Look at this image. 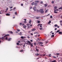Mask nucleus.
I'll return each mask as SVG.
<instances>
[{
    "mask_svg": "<svg viewBox=\"0 0 62 62\" xmlns=\"http://www.w3.org/2000/svg\"><path fill=\"white\" fill-rule=\"evenodd\" d=\"M15 14H16V15H17V12H15Z\"/></svg>",
    "mask_w": 62,
    "mask_h": 62,
    "instance_id": "cd10ccee",
    "label": "nucleus"
},
{
    "mask_svg": "<svg viewBox=\"0 0 62 62\" xmlns=\"http://www.w3.org/2000/svg\"><path fill=\"white\" fill-rule=\"evenodd\" d=\"M35 55H39V54H38V53H37V54H36Z\"/></svg>",
    "mask_w": 62,
    "mask_h": 62,
    "instance_id": "2f4dec72",
    "label": "nucleus"
},
{
    "mask_svg": "<svg viewBox=\"0 0 62 62\" xmlns=\"http://www.w3.org/2000/svg\"><path fill=\"white\" fill-rule=\"evenodd\" d=\"M6 16H9L10 15V14H6Z\"/></svg>",
    "mask_w": 62,
    "mask_h": 62,
    "instance_id": "0eeeda50",
    "label": "nucleus"
},
{
    "mask_svg": "<svg viewBox=\"0 0 62 62\" xmlns=\"http://www.w3.org/2000/svg\"><path fill=\"white\" fill-rule=\"evenodd\" d=\"M26 25H27V26H29V23H27L26 24Z\"/></svg>",
    "mask_w": 62,
    "mask_h": 62,
    "instance_id": "5701e85b",
    "label": "nucleus"
},
{
    "mask_svg": "<svg viewBox=\"0 0 62 62\" xmlns=\"http://www.w3.org/2000/svg\"><path fill=\"white\" fill-rule=\"evenodd\" d=\"M56 11H58V9H57V10H56Z\"/></svg>",
    "mask_w": 62,
    "mask_h": 62,
    "instance_id": "e2e57ef3",
    "label": "nucleus"
},
{
    "mask_svg": "<svg viewBox=\"0 0 62 62\" xmlns=\"http://www.w3.org/2000/svg\"><path fill=\"white\" fill-rule=\"evenodd\" d=\"M54 35H53L51 36V37H54Z\"/></svg>",
    "mask_w": 62,
    "mask_h": 62,
    "instance_id": "a878e982",
    "label": "nucleus"
},
{
    "mask_svg": "<svg viewBox=\"0 0 62 62\" xmlns=\"http://www.w3.org/2000/svg\"><path fill=\"white\" fill-rule=\"evenodd\" d=\"M30 26H31H31H32V25H30Z\"/></svg>",
    "mask_w": 62,
    "mask_h": 62,
    "instance_id": "774afa93",
    "label": "nucleus"
},
{
    "mask_svg": "<svg viewBox=\"0 0 62 62\" xmlns=\"http://www.w3.org/2000/svg\"><path fill=\"white\" fill-rule=\"evenodd\" d=\"M39 29H40V30H42V28H39Z\"/></svg>",
    "mask_w": 62,
    "mask_h": 62,
    "instance_id": "09e8293b",
    "label": "nucleus"
},
{
    "mask_svg": "<svg viewBox=\"0 0 62 62\" xmlns=\"http://www.w3.org/2000/svg\"><path fill=\"white\" fill-rule=\"evenodd\" d=\"M40 25V24H39L37 25V26H38V27H39V25Z\"/></svg>",
    "mask_w": 62,
    "mask_h": 62,
    "instance_id": "473e14b6",
    "label": "nucleus"
},
{
    "mask_svg": "<svg viewBox=\"0 0 62 62\" xmlns=\"http://www.w3.org/2000/svg\"><path fill=\"white\" fill-rule=\"evenodd\" d=\"M31 20H30V21L29 22V23H30V24H31Z\"/></svg>",
    "mask_w": 62,
    "mask_h": 62,
    "instance_id": "dca6fc26",
    "label": "nucleus"
},
{
    "mask_svg": "<svg viewBox=\"0 0 62 62\" xmlns=\"http://www.w3.org/2000/svg\"><path fill=\"white\" fill-rule=\"evenodd\" d=\"M20 25H22V23H20L19 24Z\"/></svg>",
    "mask_w": 62,
    "mask_h": 62,
    "instance_id": "58836bf2",
    "label": "nucleus"
},
{
    "mask_svg": "<svg viewBox=\"0 0 62 62\" xmlns=\"http://www.w3.org/2000/svg\"><path fill=\"white\" fill-rule=\"evenodd\" d=\"M31 35H33V34L32 33H31Z\"/></svg>",
    "mask_w": 62,
    "mask_h": 62,
    "instance_id": "bf43d9fd",
    "label": "nucleus"
},
{
    "mask_svg": "<svg viewBox=\"0 0 62 62\" xmlns=\"http://www.w3.org/2000/svg\"><path fill=\"white\" fill-rule=\"evenodd\" d=\"M54 8L55 9H56V8H57V7H54Z\"/></svg>",
    "mask_w": 62,
    "mask_h": 62,
    "instance_id": "bb28decb",
    "label": "nucleus"
},
{
    "mask_svg": "<svg viewBox=\"0 0 62 62\" xmlns=\"http://www.w3.org/2000/svg\"><path fill=\"white\" fill-rule=\"evenodd\" d=\"M19 43H17V45H19Z\"/></svg>",
    "mask_w": 62,
    "mask_h": 62,
    "instance_id": "49530a36",
    "label": "nucleus"
},
{
    "mask_svg": "<svg viewBox=\"0 0 62 62\" xmlns=\"http://www.w3.org/2000/svg\"><path fill=\"white\" fill-rule=\"evenodd\" d=\"M17 31H20V30L19 29V30L17 29Z\"/></svg>",
    "mask_w": 62,
    "mask_h": 62,
    "instance_id": "72a5a7b5",
    "label": "nucleus"
},
{
    "mask_svg": "<svg viewBox=\"0 0 62 62\" xmlns=\"http://www.w3.org/2000/svg\"><path fill=\"white\" fill-rule=\"evenodd\" d=\"M57 29V28H56L55 29V30H56Z\"/></svg>",
    "mask_w": 62,
    "mask_h": 62,
    "instance_id": "3c124183",
    "label": "nucleus"
},
{
    "mask_svg": "<svg viewBox=\"0 0 62 62\" xmlns=\"http://www.w3.org/2000/svg\"><path fill=\"white\" fill-rule=\"evenodd\" d=\"M21 39H23V36H21Z\"/></svg>",
    "mask_w": 62,
    "mask_h": 62,
    "instance_id": "aec40b11",
    "label": "nucleus"
},
{
    "mask_svg": "<svg viewBox=\"0 0 62 62\" xmlns=\"http://www.w3.org/2000/svg\"><path fill=\"white\" fill-rule=\"evenodd\" d=\"M8 35H6L4 37H2L1 38V39H2V40H4V37H6V36H7Z\"/></svg>",
    "mask_w": 62,
    "mask_h": 62,
    "instance_id": "7ed1b4c3",
    "label": "nucleus"
},
{
    "mask_svg": "<svg viewBox=\"0 0 62 62\" xmlns=\"http://www.w3.org/2000/svg\"><path fill=\"white\" fill-rule=\"evenodd\" d=\"M27 22H26V21H24V23H27Z\"/></svg>",
    "mask_w": 62,
    "mask_h": 62,
    "instance_id": "6ab92c4d",
    "label": "nucleus"
},
{
    "mask_svg": "<svg viewBox=\"0 0 62 62\" xmlns=\"http://www.w3.org/2000/svg\"><path fill=\"white\" fill-rule=\"evenodd\" d=\"M40 23V21H38V23Z\"/></svg>",
    "mask_w": 62,
    "mask_h": 62,
    "instance_id": "603ef678",
    "label": "nucleus"
},
{
    "mask_svg": "<svg viewBox=\"0 0 62 62\" xmlns=\"http://www.w3.org/2000/svg\"><path fill=\"white\" fill-rule=\"evenodd\" d=\"M58 26V25L57 24H55L54 25V27H57Z\"/></svg>",
    "mask_w": 62,
    "mask_h": 62,
    "instance_id": "f8f14e48",
    "label": "nucleus"
},
{
    "mask_svg": "<svg viewBox=\"0 0 62 62\" xmlns=\"http://www.w3.org/2000/svg\"><path fill=\"white\" fill-rule=\"evenodd\" d=\"M45 6L46 7H47V4H45Z\"/></svg>",
    "mask_w": 62,
    "mask_h": 62,
    "instance_id": "c9c22d12",
    "label": "nucleus"
},
{
    "mask_svg": "<svg viewBox=\"0 0 62 62\" xmlns=\"http://www.w3.org/2000/svg\"><path fill=\"white\" fill-rule=\"evenodd\" d=\"M33 9L35 11H36V10H37V8H36V7H33Z\"/></svg>",
    "mask_w": 62,
    "mask_h": 62,
    "instance_id": "20e7f679",
    "label": "nucleus"
},
{
    "mask_svg": "<svg viewBox=\"0 0 62 62\" xmlns=\"http://www.w3.org/2000/svg\"><path fill=\"white\" fill-rule=\"evenodd\" d=\"M36 44V43H34V45L35 46Z\"/></svg>",
    "mask_w": 62,
    "mask_h": 62,
    "instance_id": "8fccbe9b",
    "label": "nucleus"
},
{
    "mask_svg": "<svg viewBox=\"0 0 62 62\" xmlns=\"http://www.w3.org/2000/svg\"><path fill=\"white\" fill-rule=\"evenodd\" d=\"M39 12H41V13H43L44 12V11H43V9H40L39 10Z\"/></svg>",
    "mask_w": 62,
    "mask_h": 62,
    "instance_id": "f03ea898",
    "label": "nucleus"
},
{
    "mask_svg": "<svg viewBox=\"0 0 62 62\" xmlns=\"http://www.w3.org/2000/svg\"><path fill=\"white\" fill-rule=\"evenodd\" d=\"M51 23V21H50L48 23V24H50V23Z\"/></svg>",
    "mask_w": 62,
    "mask_h": 62,
    "instance_id": "9b49d317",
    "label": "nucleus"
},
{
    "mask_svg": "<svg viewBox=\"0 0 62 62\" xmlns=\"http://www.w3.org/2000/svg\"><path fill=\"white\" fill-rule=\"evenodd\" d=\"M31 41V42H33V41L32 40H30Z\"/></svg>",
    "mask_w": 62,
    "mask_h": 62,
    "instance_id": "052dcab7",
    "label": "nucleus"
},
{
    "mask_svg": "<svg viewBox=\"0 0 62 62\" xmlns=\"http://www.w3.org/2000/svg\"><path fill=\"white\" fill-rule=\"evenodd\" d=\"M16 9V8H14V9Z\"/></svg>",
    "mask_w": 62,
    "mask_h": 62,
    "instance_id": "69168bd1",
    "label": "nucleus"
},
{
    "mask_svg": "<svg viewBox=\"0 0 62 62\" xmlns=\"http://www.w3.org/2000/svg\"><path fill=\"white\" fill-rule=\"evenodd\" d=\"M53 58H55V57L54 56H53Z\"/></svg>",
    "mask_w": 62,
    "mask_h": 62,
    "instance_id": "0e129e2a",
    "label": "nucleus"
},
{
    "mask_svg": "<svg viewBox=\"0 0 62 62\" xmlns=\"http://www.w3.org/2000/svg\"><path fill=\"white\" fill-rule=\"evenodd\" d=\"M8 8H7V9L6 10H8Z\"/></svg>",
    "mask_w": 62,
    "mask_h": 62,
    "instance_id": "79ce46f5",
    "label": "nucleus"
},
{
    "mask_svg": "<svg viewBox=\"0 0 62 62\" xmlns=\"http://www.w3.org/2000/svg\"><path fill=\"white\" fill-rule=\"evenodd\" d=\"M40 3L41 4H42V3H43V2L42 1H41Z\"/></svg>",
    "mask_w": 62,
    "mask_h": 62,
    "instance_id": "a18cd8bd",
    "label": "nucleus"
},
{
    "mask_svg": "<svg viewBox=\"0 0 62 62\" xmlns=\"http://www.w3.org/2000/svg\"><path fill=\"white\" fill-rule=\"evenodd\" d=\"M52 35H53V34H54V33L53 32V33H52Z\"/></svg>",
    "mask_w": 62,
    "mask_h": 62,
    "instance_id": "680f3d73",
    "label": "nucleus"
},
{
    "mask_svg": "<svg viewBox=\"0 0 62 62\" xmlns=\"http://www.w3.org/2000/svg\"><path fill=\"white\" fill-rule=\"evenodd\" d=\"M36 51H37V52H39V50L38 49H36Z\"/></svg>",
    "mask_w": 62,
    "mask_h": 62,
    "instance_id": "c756f323",
    "label": "nucleus"
},
{
    "mask_svg": "<svg viewBox=\"0 0 62 62\" xmlns=\"http://www.w3.org/2000/svg\"><path fill=\"white\" fill-rule=\"evenodd\" d=\"M35 2L36 3H39V1L38 0L35 1Z\"/></svg>",
    "mask_w": 62,
    "mask_h": 62,
    "instance_id": "ddd939ff",
    "label": "nucleus"
},
{
    "mask_svg": "<svg viewBox=\"0 0 62 62\" xmlns=\"http://www.w3.org/2000/svg\"><path fill=\"white\" fill-rule=\"evenodd\" d=\"M52 4H54V1H52Z\"/></svg>",
    "mask_w": 62,
    "mask_h": 62,
    "instance_id": "c03bdc74",
    "label": "nucleus"
},
{
    "mask_svg": "<svg viewBox=\"0 0 62 62\" xmlns=\"http://www.w3.org/2000/svg\"><path fill=\"white\" fill-rule=\"evenodd\" d=\"M35 30H36V29H35L32 30V31H35Z\"/></svg>",
    "mask_w": 62,
    "mask_h": 62,
    "instance_id": "9d476101",
    "label": "nucleus"
},
{
    "mask_svg": "<svg viewBox=\"0 0 62 62\" xmlns=\"http://www.w3.org/2000/svg\"><path fill=\"white\" fill-rule=\"evenodd\" d=\"M60 32V30H58L57 31L56 33H58V32Z\"/></svg>",
    "mask_w": 62,
    "mask_h": 62,
    "instance_id": "f3484780",
    "label": "nucleus"
},
{
    "mask_svg": "<svg viewBox=\"0 0 62 62\" xmlns=\"http://www.w3.org/2000/svg\"><path fill=\"white\" fill-rule=\"evenodd\" d=\"M12 40V39L11 38H10L8 39V40L9 41H10V40Z\"/></svg>",
    "mask_w": 62,
    "mask_h": 62,
    "instance_id": "39448f33",
    "label": "nucleus"
},
{
    "mask_svg": "<svg viewBox=\"0 0 62 62\" xmlns=\"http://www.w3.org/2000/svg\"><path fill=\"white\" fill-rule=\"evenodd\" d=\"M24 20L25 21H26V19H24Z\"/></svg>",
    "mask_w": 62,
    "mask_h": 62,
    "instance_id": "e433bc0d",
    "label": "nucleus"
},
{
    "mask_svg": "<svg viewBox=\"0 0 62 62\" xmlns=\"http://www.w3.org/2000/svg\"><path fill=\"white\" fill-rule=\"evenodd\" d=\"M2 14V13H1V11H0V14Z\"/></svg>",
    "mask_w": 62,
    "mask_h": 62,
    "instance_id": "6e6d98bb",
    "label": "nucleus"
},
{
    "mask_svg": "<svg viewBox=\"0 0 62 62\" xmlns=\"http://www.w3.org/2000/svg\"><path fill=\"white\" fill-rule=\"evenodd\" d=\"M21 6H23V4H21Z\"/></svg>",
    "mask_w": 62,
    "mask_h": 62,
    "instance_id": "37998d69",
    "label": "nucleus"
},
{
    "mask_svg": "<svg viewBox=\"0 0 62 62\" xmlns=\"http://www.w3.org/2000/svg\"><path fill=\"white\" fill-rule=\"evenodd\" d=\"M60 22L61 23H62V21H60ZM60 24H61V25L62 26V23H60Z\"/></svg>",
    "mask_w": 62,
    "mask_h": 62,
    "instance_id": "6e6552de",
    "label": "nucleus"
},
{
    "mask_svg": "<svg viewBox=\"0 0 62 62\" xmlns=\"http://www.w3.org/2000/svg\"><path fill=\"white\" fill-rule=\"evenodd\" d=\"M23 50H21L20 51V52H23Z\"/></svg>",
    "mask_w": 62,
    "mask_h": 62,
    "instance_id": "412c9836",
    "label": "nucleus"
},
{
    "mask_svg": "<svg viewBox=\"0 0 62 62\" xmlns=\"http://www.w3.org/2000/svg\"><path fill=\"white\" fill-rule=\"evenodd\" d=\"M27 43L29 44V45H31V47H33V44H31V43L30 42V41H28Z\"/></svg>",
    "mask_w": 62,
    "mask_h": 62,
    "instance_id": "f257e3e1",
    "label": "nucleus"
},
{
    "mask_svg": "<svg viewBox=\"0 0 62 62\" xmlns=\"http://www.w3.org/2000/svg\"><path fill=\"white\" fill-rule=\"evenodd\" d=\"M51 54H49V56H50V57H51Z\"/></svg>",
    "mask_w": 62,
    "mask_h": 62,
    "instance_id": "13d9d810",
    "label": "nucleus"
},
{
    "mask_svg": "<svg viewBox=\"0 0 62 62\" xmlns=\"http://www.w3.org/2000/svg\"><path fill=\"white\" fill-rule=\"evenodd\" d=\"M3 11L2 10H1L0 11V13H2V14H3Z\"/></svg>",
    "mask_w": 62,
    "mask_h": 62,
    "instance_id": "4be33fe9",
    "label": "nucleus"
},
{
    "mask_svg": "<svg viewBox=\"0 0 62 62\" xmlns=\"http://www.w3.org/2000/svg\"><path fill=\"white\" fill-rule=\"evenodd\" d=\"M59 34H61V35H62V32H59Z\"/></svg>",
    "mask_w": 62,
    "mask_h": 62,
    "instance_id": "1a4fd4ad",
    "label": "nucleus"
},
{
    "mask_svg": "<svg viewBox=\"0 0 62 62\" xmlns=\"http://www.w3.org/2000/svg\"><path fill=\"white\" fill-rule=\"evenodd\" d=\"M24 28H26V26L24 25L23 26Z\"/></svg>",
    "mask_w": 62,
    "mask_h": 62,
    "instance_id": "b1692460",
    "label": "nucleus"
},
{
    "mask_svg": "<svg viewBox=\"0 0 62 62\" xmlns=\"http://www.w3.org/2000/svg\"><path fill=\"white\" fill-rule=\"evenodd\" d=\"M47 11H48V10H46L45 11V13H46V12H47Z\"/></svg>",
    "mask_w": 62,
    "mask_h": 62,
    "instance_id": "c85d7f7f",
    "label": "nucleus"
},
{
    "mask_svg": "<svg viewBox=\"0 0 62 62\" xmlns=\"http://www.w3.org/2000/svg\"><path fill=\"white\" fill-rule=\"evenodd\" d=\"M10 32L11 34H12V33H13V32H12V31H10Z\"/></svg>",
    "mask_w": 62,
    "mask_h": 62,
    "instance_id": "5fc2aeb1",
    "label": "nucleus"
},
{
    "mask_svg": "<svg viewBox=\"0 0 62 62\" xmlns=\"http://www.w3.org/2000/svg\"><path fill=\"white\" fill-rule=\"evenodd\" d=\"M5 39H6V40H7V39H8V37H6V38Z\"/></svg>",
    "mask_w": 62,
    "mask_h": 62,
    "instance_id": "4c0bfd02",
    "label": "nucleus"
},
{
    "mask_svg": "<svg viewBox=\"0 0 62 62\" xmlns=\"http://www.w3.org/2000/svg\"><path fill=\"white\" fill-rule=\"evenodd\" d=\"M28 28H30V26H28Z\"/></svg>",
    "mask_w": 62,
    "mask_h": 62,
    "instance_id": "864d4df0",
    "label": "nucleus"
},
{
    "mask_svg": "<svg viewBox=\"0 0 62 62\" xmlns=\"http://www.w3.org/2000/svg\"><path fill=\"white\" fill-rule=\"evenodd\" d=\"M57 54L58 55H59L60 54H59V53H57V54Z\"/></svg>",
    "mask_w": 62,
    "mask_h": 62,
    "instance_id": "f704fd0d",
    "label": "nucleus"
},
{
    "mask_svg": "<svg viewBox=\"0 0 62 62\" xmlns=\"http://www.w3.org/2000/svg\"><path fill=\"white\" fill-rule=\"evenodd\" d=\"M52 62H56V60H55L52 61Z\"/></svg>",
    "mask_w": 62,
    "mask_h": 62,
    "instance_id": "4468645a",
    "label": "nucleus"
},
{
    "mask_svg": "<svg viewBox=\"0 0 62 62\" xmlns=\"http://www.w3.org/2000/svg\"><path fill=\"white\" fill-rule=\"evenodd\" d=\"M54 13H57V12L56 11L55 9H54Z\"/></svg>",
    "mask_w": 62,
    "mask_h": 62,
    "instance_id": "423d86ee",
    "label": "nucleus"
},
{
    "mask_svg": "<svg viewBox=\"0 0 62 62\" xmlns=\"http://www.w3.org/2000/svg\"><path fill=\"white\" fill-rule=\"evenodd\" d=\"M36 19H39V17H36Z\"/></svg>",
    "mask_w": 62,
    "mask_h": 62,
    "instance_id": "4d7b16f0",
    "label": "nucleus"
},
{
    "mask_svg": "<svg viewBox=\"0 0 62 62\" xmlns=\"http://www.w3.org/2000/svg\"><path fill=\"white\" fill-rule=\"evenodd\" d=\"M32 8V7H30V9H31Z\"/></svg>",
    "mask_w": 62,
    "mask_h": 62,
    "instance_id": "de8ad7c7",
    "label": "nucleus"
},
{
    "mask_svg": "<svg viewBox=\"0 0 62 62\" xmlns=\"http://www.w3.org/2000/svg\"><path fill=\"white\" fill-rule=\"evenodd\" d=\"M40 46H43V45H41Z\"/></svg>",
    "mask_w": 62,
    "mask_h": 62,
    "instance_id": "338daca9",
    "label": "nucleus"
},
{
    "mask_svg": "<svg viewBox=\"0 0 62 62\" xmlns=\"http://www.w3.org/2000/svg\"><path fill=\"white\" fill-rule=\"evenodd\" d=\"M40 44H43V43H42V42H40Z\"/></svg>",
    "mask_w": 62,
    "mask_h": 62,
    "instance_id": "ea45409f",
    "label": "nucleus"
},
{
    "mask_svg": "<svg viewBox=\"0 0 62 62\" xmlns=\"http://www.w3.org/2000/svg\"><path fill=\"white\" fill-rule=\"evenodd\" d=\"M31 5H34V2H33L32 3H31Z\"/></svg>",
    "mask_w": 62,
    "mask_h": 62,
    "instance_id": "2eb2a0df",
    "label": "nucleus"
},
{
    "mask_svg": "<svg viewBox=\"0 0 62 62\" xmlns=\"http://www.w3.org/2000/svg\"><path fill=\"white\" fill-rule=\"evenodd\" d=\"M9 8H10V9H11V8H13V7H9Z\"/></svg>",
    "mask_w": 62,
    "mask_h": 62,
    "instance_id": "7c9ffc66",
    "label": "nucleus"
},
{
    "mask_svg": "<svg viewBox=\"0 0 62 62\" xmlns=\"http://www.w3.org/2000/svg\"><path fill=\"white\" fill-rule=\"evenodd\" d=\"M59 9H62V7H61V8H59Z\"/></svg>",
    "mask_w": 62,
    "mask_h": 62,
    "instance_id": "393cba45",
    "label": "nucleus"
},
{
    "mask_svg": "<svg viewBox=\"0 0 62 62\" xmlns=\"http://www.w3.org/2000/svg\"><path fill=\"white\" fill-rule=\"evenodd\" d=\"M35 5L36 6H37V3H35Z\"/></svg>",
    "mask_w": 62,
    "mask_h": 62,
    "instance_id": "a211bd4d",
    "label": "nucleus"
},
{
    "mask_svg": "<svg viewBox=\"0 0 62 62\" xmlns=\"http://www.w3.org/2000/svg\"><path fill=\"white\" fill-rule=\"evenodd\" d=\"M50 18H53V16H51Z\"/></svg>",
    "mask_w": 62,
    "mask_h": 62,
    "instance_id": "a19ab883",
    "label": "nucleus"
}]
</instances>
